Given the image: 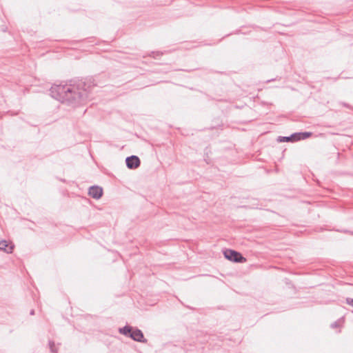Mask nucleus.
Returning <instances> with one entry per match:
<instances>
[{"label":"nucleus","instance_id":"f257e3e1","mask_svg":"<svg viewBox=\"0 0 353 353\" xmlns=\"http://www.w3.org/2000/svg\"><path fill=\"white\" fill-rule=\"evenodd\" d=\"M89 93V86L82 81L76 83L54 85L50 89L51 96L62 103L77 104L85 101Z\"/></svg>","mask_w":353,"mask_h":353},{"label":"nucleus","instance_id":"f03ea898","mask_svg":"<svg viewBox=\"0 0 353 353\" xmlns=\"http://www.w3.org/2000/svg\"><path fill=\"white\" fill-rule=\"evenodd\" d=\"M224 256L233 262L236 263H245L246 261V259L242 256L240 252L236 251L227 249L223 252Z\"/></svg>","mask_w":353,"mask_h":353},{"label":"nucleus","instance_id":"7ed1b4c3","mask_svg":"<svg viewBox=\"0 0 353 353\" xmlns=\"http://www.w3.org/2000/svg\"><path fill=\"white\" fill-rule=\"evenodd\" d=\"M126 165L130 169H136L139 167L141 161L137 156H130L125 159Z\"/></svg>","mask_w":353,"mask_h":353},{"label":"nucleus","instance_id":"20e7f679","mask_svg":"<svg viewBox=\"0 0 353 353\" xmlns=\"http://www.w3.org/2000/svg\"><path fill=\"white\" fill-rule=\"evenodd\" d=\"M88 194L93 199H99L102 196L103 189L98 185H93L89 188Z\"/></svg>","mask_w":353,"mask_h":353},{"label":"nucleus","instance_id":"39448f33","mask_svg":"<svg viewBox=\"0 0 353 353\" xmlns=\"http://www.w3.org/2000/svg\"><path fill=\"white\" fill-rule=\"evenodd\" d=\"M130 337L135 341L143 343L146 342V340L144 339L143 332L138 328H132Z\"/></svg>","mask_w":353,"mask_h":353},{"label":"nucleus","instance_id":"423d86ee","mask_svg":"<svg viewBox=\"0 0 353 353\" xmlns=\"http://www.w3.org/2000/svg\"><path fill=\"white\" fill-rule=\"evenodd\" d=\"M14 247V246L12 243H9L5 240H0V250H3L6 253H12Z\"/></svg>","mask_w":353,"mask_h":353},{"label":"nucleus","instance_id":"0eeeda50","mask_svg":"<svg viewBox=\"0 0 353 353\" xmlns=\"http://www.w3.org/2000/svg\"><path fill=\"white\" fill-rule=\"evenodd\" d=\"M132 330V327L131 326L125 325L123 327L119 329V332L125 336L130 337Z\"/></svg>","mask_w":353,"mask_h":353},{"label":"nucleus","instance_id":"6e6552de","mask_svg":"<svg viewBox=\"0 0 353 353\" xmlns=\"http://www.w3.org/2000/svg\"><path fill=\"white\" fill-rule=\"evenodd\" d=\"M294 135H290V137H279V141H292V139L294 138Z\"/></svg>","mask_w":353,"mask_h":353},{"label":"nucleus","instance_id":"1a4fd4ad","mask_svg":"<svg viewBox=\"0 0 353 353\" xmlns=\"http://www.w3.org/2000/svg\"><path fill=\"white\" fill-rule=\"evenodd\" d=\"M297 135H301V138L302 140L305 139L310 137L312 135V132H299Z\"/></svg>","mask_w":353,"mask_h":353},{"label":"nucleus","instance_id":"9d476101","mask_svg":"<svg viewBox=\"0 0 353 353\" xmlns=\"http://www.w3.org/2000/svg\"><path fill=\"white\" fill-rule=\"evenodd\" d=\"M49 347H50V351L52 352H53V353H56L57 352V350L54 348L55 344H54V341H49Z\"/></svg>","mask_w":353,"mask_h":353},{"label":"nucleus","instance_id":"9b49d317","mask_svg":"<svg viewBox=\"0 0 353 353\" xmlns=\"http://www.w3.org/2000/svg\"><path fill=\"white\" fill-rule=\"evenodd\" d=\"M299 134V132L297 133H294L292 134V135H294V139H292V141H299V140H302V139L301 138V135H297Z\"/></svg>","mask_w":353,"mask_h":353},{"label":"nucleus","instance_id":"f8f14e48","mask_svg":"<svg viewBox=\"0 0 353 353\" xmlns=\"http://www.w3.org/2000/svg\"><path fill=\"white\" fill-rule=\"evenodd\" d=\"M346 303L353 307V299L352 298H347L346 299Z\"/></svg>","mask_w":353,"mask_h":353},{"label":"nucleus","instance_id":"ddd939ff","mask_svg":"<svg viewBox=\"0 0 353 353\" xmlns=\"http://www.w3.org/2000/svg\"><path fill=\"white\" fill-rule=\"evenodd\" d=\"M339 327V324L338 321H335V322H334L333 323L331 324V327H332V328H336V327Z\"/></svg>","mask_w":353,"mask_h":353},{"label":"nucleus","instance_id":"4468645a","mask_svg":"<svg viewBox=\"0 0 353 353\" xmlns=\"http://www.w3.org/2000/svg\"><path fill=\"white\" fill-rule=\"evenodd\" d=\"M30 314H31V315H34V310H32L30 311Z\"/></svg>","mask_w":353,"mask_h":353}]
</instances>
